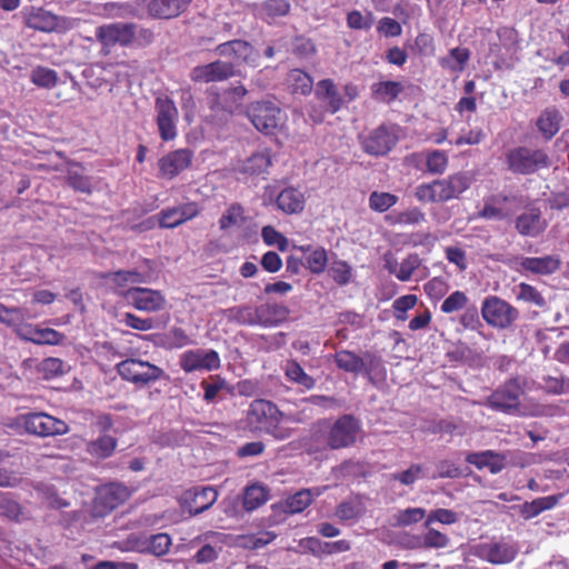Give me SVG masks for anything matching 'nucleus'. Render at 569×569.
I'll return each mask as SVG.
<instances>
[{
	"mask_svg": "<svg viewBox=\"0 0 569 569\" xmlns=\"http://www.w3.org/2000/svg\"><path fill=\"white\" fill-rule=\"evenodd\" d=\"M247 419L256 430L267 432L280 440L291 436V425L301 423L305 420L300 412L280 411L274 403L264 399L252 401Z\"/></svg>",
	"mask_w": 569,
	"mask_h": 569,
	"instance_id": "f257e3e1",
	"label": "nucleus"
},
{
	"mask_svg": "<svg viewBox=\"0 0 569 569\" xmlns=\"http://www.w3.org/2000/svg\"><path fill=\"white\" fill-rule=\"evenodd\" d=\"M471 171H460L447 178L416 187L415 197L420 202H447L458 199L473 182Z\"/></svg>",
	"mask_w": 569,
	"mask_h": 569,
	"instance_id": "f03ea898",
	"label": "nucleus"
},
{
	"mask_svg": "<svg viewBox=\"0 0 569 569\" xmlns=\"http://www.w3.org/2000/svg\"><path fill=\"white\" fill-rule=\"evenodd\" d=\"M522 392L521 385L517 379L507 381L496 390L486 401L491 409L516 416H547L552 409L547 406L532 403L521 406L519 397Z\"/></svg>",
	"mask_w": 569,
	"mask_h": 569,
	"instance_id": "7ed1b4c3",
	"label": "nucleus"
},
{
	"mask_svg": "<svg viewBox=\"0 0 569 569\" xmlns=\"http://www.w3.org/2000/svg\"><path fill=\"white\" fill-rule=\"evenodd\" d=\"M22 17L27 27L41 32L64 33L77 28L79 19L60 17L38 7H26Z\"/></svg>",
	"mask_w": 569,
	"mask_h": 569,
	"instance_id": "20e7f679",
	"label": "nucleus"
},
{
	"mask_svg": "<svg viewBox=\"0 0 569 569\" xmlns=\"http://www.w3.org/2000/svg\"><path fill=\"white\" fill-rule=\"evenodd\" d=\"M248 117L254 128L266 134L281 130L286 123V113L271 101L252 103L248 109Z\"/></svg>",
	"mask_w": 569,
	"mask_h": 569,
	"instance_id": "39448f33",
	"label": "nucleus"
},
{
	"mask_svg": "<svg viewBox=\"0 0 569 569\" xmlns=\"http://www.w3.org/2000/svg\"><path fill=\"white\" fill-rule=\"evenodd\" d=\"M481 316L490 327L508 329L518 320L519 311L506 300L489 296L481 303Z\"/></svg>",
	"mask_w": 569,
	"mask_h": 569,
	"instance_id": "423d86ee",
	"label": "nucleus"
},
{
	"mask_svg": "<svg viewBox=\"0 0 569 569\" xmlns=\"http://www.w3.org/2000/svg\"><path fill=\"white\" fill-rule=\"evenodd\" d=\"M17 421L27 432L40 437L64 435L69 430L68 425L63 420L44 412L21 415Z\"/></svg>",
	"mask_w": 569,
	"mask_h": 569,
	"instance_id": "0eeeda50",
	"label": "nucleus"
},
{
	"mask_svg": "<svg viewBox=\"0 0 569 569\" xmlns=\"http://www.w3.org/2000/svg\"><path fill=\"white\" fill-rule=\"evenodd\" d=\"M507 159L509 169L521 174L533 173L550 166L548 154L541 149L516 148L508 153Z\"/></svg>",
	"mask_w": 569,
	"mask_h": 569,
	"instance_id": "6e6552de",
	"label": "nucleus"
},
{
	"mask_svg": "<svg viewBox=\"0 0 569 569\" xmlns=\"http://www.w3.org/2000/svg\"><path fill=\"white\" fill-rule=\"evenodd\" d=\"M472 553L492 565H506L515 560L518 555V547L513 542L503 539L486 541L475 545Z\"/></svg>",
	"mask_w": 569,
	"mask_h": 569,
	"instance_id": "1a4fd4ad",
	"label": "nucleus"
},
{
	"mask_svg": "<svg viewBox=\"0 0 569 569\" xmlns=\"http://www.w3.org/2000/svg\"><path fill=\"white\" fill-rule=\"evenodd\" d=\"M103 279L107 287L122 295L127 300V292L137 288V284L149 282L151 272L140 267L132 270L111 272L106 274Z\"/></svg>",
	"mask_w": 569,
	"mask_h": 569,
	"instance_id": "9d476101",
	"label": "nucleus"
},
{
	"mask_svg": "<svg viewBox=\"0 0 569 569\" xmlns=\"http://www.w3.org/2000/svg\"><path fill=\"white\" fill-rule=\"evenodd\" d=\"M119 375L131 382L146 385L158 380L162 370L148 361L127 359L117 366Z\"/></svg>",
	"mask_w": 569,
	"mask_h": 569,
	"instance_id": "9b49d317",
	"label": "nucleus"
},
{
	"mask_svg": "<svg viewBox=\"0 0 569 569\" xmlns=\"http://www.w3.org/2000/svg\"><path fill=\"white\" fill-rule=\"evenodd\" d=\"M156 122L162 140H173L177 132L178 109L174 102L167 97H158L156 100Z\"/></svg>",
	"mask_w": 569,
	"mask_h": 569,
	"instance_id": "f8f14e48",
	"label": "nucleus"
},
{
	"mask_svg": "<svg viewBox=\"0 0 569 569\" xmlns=\"http://www.w3.org/2000/svg\"><path fill=\"white\" fill-rule=\"evenodd\" d=\"M180 367L184 372L212 371L220 367V357L212 349H193L181 353Z\"/></svg>",
	"mask_w": 569,
	"mask_h": 569,
	"instance_id": "ddd939ff",
	"label": "nucleus"
},
{
	"mask_svg": "<svg viewBox=\"0 0 569 569\" xmlns=\"http://www.w3.org/2000/svg\"><path fill=\"white\" fill-rule=\"evenodd\" d=\"M136 37L134 23H109L97 28L96 38L104 46H129Z\"/></svg>",
	"mask_w": 569,
	"mask_h": 569,
	"instance_id": "4468645a",
	"label": "nucleus"
},
{
	"mask_svg": "<svg viewBox=\"0 0 569 569\" xmlns=\"http://www.w3.org/2000/svg\"><path fill=\"white\" fill-rule=\"evenodd\" d=\"M216 52L226 58H230L238 66L247 64L251 67L257 66L259 58L258 52L254 51L252 46L243 40H232L219 44Z\"/></svg>",
	"mask_w": 569,
	"mask_h": 569,
	"instance_id": "2eb2a0df",
	"label": "nucleus"
},
{
	"mask_svg": "<svg viewBox=\"0 0 569 569\" xmlns=\"http://www.w3.org/2000/svg\"><path fill=\"white\" fill-rule=\"evenodd\" d=\"M127 302L138 310L156 312L164 308L166 298L158 290L139 287L127 292Z\"/></svg>",
	"mask_w": 569,
	"mask_h": 569,
	"instance_id": "dca6fc26",
	"label": "nucleus"
},
{
	"mask_svg": "<svg viewBox=\"0 0 569 569\" xmlns=\"http://www.w3.org/2000/svg\"><path fill=\"white\" fill-rule=\"evenodd\" d=\"M397 139L393 128L380 127L362 139V148L369 154L383 156L392 149Z\"/></svg>",
	"mask_w": 569,
	"mask_h": 569,
	"instance_id": "f3484780",
	"label": "nucleus"
},
{
	"mask_svg": "<svg viewBox=\"0 0 569 569\" xmlns=\"http://www.w3.org/2000/svg\"><path fill=\"white\" fill-rule=\"evenodd\" d=\"M358 430V422L350 416H343L331 427L328 443L332 449L348 447L355 442Z\"/></svg>",
	"mask_w": 569,
	"mask_h": 569,
	"instance_id": "a211bd4d",
	"label": "nucleus"
},
{
	"mask_svg": "<svg viewBox=\"0 0 569 569\" xmlns=\"http://www.w3.org/2000/svg\"><path fill=\"white\" fill-rule=\"evenodd\" d=\"M26 318H29V316L24 309L7 308V313H3L0 322L12 328L21 339L34 342L38 327L26 322Z\"/></svg>",
	"mask_w": 569,
	"mask_h": 569,
	"instance_id": "6ab92c4d",
	"label": "nucleus"
},
{
	"mask_svg": "<svg viewBox=\"0 0 569 569\" xmlns=\"http://www.w3.org/2000/svg\"><path fill=\"white\" fill-rule=\"evenodd\" d=\"M193 153L189 149L174 150L159 160L160 174L163 178L172 179L189 168Z\"/></svg>",
	"mask_w": 569,
	"mask_h": 569,
	"instance_id": "aec40b11",
	"label": "nucleus"
},
{
	"mask_svg": "<svg viewBox=\"0 0 569 569\" xmlns=\"http://www.w3.org/2000/svg\"><path fill=\"white\" fill-rule=\"evenodd\" d=\"M518 264L519 271L548 276L560 268L561 260L556 254L545 257H522L518 260Z\"/></svg>",
	"mask_w": 569,
	"mask_h": 569,
	"instance_id": "412c9836",
	"label": "nucleus"
},
{
	"mask_svg": "<svg viewBox=\"0 0 569 569\" xmlns=\"http://www.w3.org/2000/svg\"><path fill=\"white\" fill-rule=\"evenodd\" d=\"M150 17L156 19H171L181 14L191 0H142Z\"/></svg>",
	"mask_w": 569,
	"mask_h": 569,
	"instance_id": "4be33fe9",
	"label": "nucleus"
},
{
	"mask_svg": "<svg viewBox=\"0 0 569 569\" xmlns=\"http://www.w3.org/2000/svg\"><path fill=\"white\" fill-rule=\"evenodd\" d=\"M218 498V492L212 487H201L184 493V503L191 515H199L208 510Z\"/></svg>",
	"mask_w": 569,
	"mask_h": 569,
	"instance_id": "5701e85b",
	"label": "nucleus"
},
{
	"mask_svg": "<svg viewBox=\"0 0 569 569\" xmlns=\"http://www.w3.org/2000/svg\"><path fill=\"white\" fill-rule=\"evenodd\" d=\"M198 213L199 208L196 203H182L177 207L162 210L159 214V224L162 228H176L179 224L191 220Z\"/></svg>",
	"mask_w": 569,
	"mask_h": 569,
	"instance_id": "b1692460",
	"label": "nucleus"
},
{
	"mask_svg": "<svg viewBox=\"0 0 569 569\" xmlns=\"http://www.w3.org/2000/svg\"><path fill=\"white\" fill-rule=\"evenodd\" d=\"M233 74V66L224 61H214L196 67L191 71V78L199 82L222 81Z\"/></svg>",
	"mask_w": 569,
	"mask_h": 569,
	"instance_id": "393cba45",
	"label": "nucleus"
},
{
	"mask_svg": "<svg viewBox=\"0 0 569 569\" xmlns=\"http://www.w3.org/2000/svg\"><path fill=\"white\" fill-rule=\"evenodd\" d=\"M466 461L479 470L487 468L491 473H499L507 465V457L501 452L485 450L467 453Z\"/></svg>",
	"mask_w": 569,
	"mask_h": 569,
	"instance_id": "a878e982",
	"label": "nucleus"
},
{
	"mask_svg": "<svg viewBox=\"0 0 569 569\" xmlns=\"http://www.w3.org/2000/svg\"><path fill=\"white\" fill-rule=\"evenodd\" d=\"M130 496V490L121 483H109L101 487L96 496V505L106 510H112L126 501Z\"/></svg>",
	"mask_w": 569,
	"mask_h": 569,
	"instance_id": "bb28decb",
	"label": "nucleus"
},
{
	"mask_svg": "<svg viewBox=\"0 0 569 569\" xmlns=\"http://www.w3.org/2000/svg\"><path fill=\"white\" fill-rule=\"evenodd\" d=\"M546 228L547 222L542 219L541 212L537 208L525 211L516 219V229L526 237H538Z\"/></svg>",
	"mask_w": 569,
	"mask_h": 569,
	"instance_id": "cd10ccee",
	"label": "nucleus"
},
{
	"mask_svg": "<svg viewBox=\"0 0 569 569\" xmlns=\"http://www.w3.org/2000/svg\"><path fill=\"white\" fill-rule=\"evenodd\" d=\"M271 164V153L268 149L254 152L244 160H240L237 170L242 173L261 174L267 172Z\"/></svg>",
	"mask_w": 569,
	"mask_h": 569,
	"instance_id": "c85d7f7f",
	"label": "nucleus"
},
{
	"mask_svg": "<svg viewBox=\"0 0 569 569\" xmlns=\"http://www.w3.org/2000/svg\"><path fill=\"white\" fill-rule=\"evenodd\" d=\"M420 263L421 261L418 254H409L401 262H398L391 257L386 258V268L400 281H408L419 268Z\"/></svg>",
	"mask_w": 569,
	"mask_h": 569,
	"instance_id": "c756f323",
	"label": "nucleus"
},
{
	"mask_svg": "<svg viewBox=\"0 0 569 569\" xmlns=\"http://www.w3.org/2000/svg\"><path fill=\"white\" fill-rule=\"evenodd\" d=\"M305 194L299 189L292 187L283 189L277 198L278 208L290 214L301 212L305 208Z\"/></svg>",
	"mask_w": 569,
	"mask_h": 569,
	"instance_id": "7c9ffc66",
	"label": "nucleus"
},
{
	"mask_svg": "<svg viewBox=\"0 0 569 569\" xmlns=\"http://www.w3.org/2000/svg\"><path fill=\"white\" fill-rule=\"evenodd\" d=\"M563 493L537 498L530 502H525L520 508V513L525 519H531L546 510L553 509L562 499Z\"/></svg>",
	"mask_w": 569,
	"mask_h": 569,
	"instance_id": "2f4dec72",
	"label": "nucleus"
},
{
	"mask_svg": "<svg viewBox=\"0 0 569 569\" xmlns=\"http://www.w3.org/2000/svg\"><path fill=\"white\" fill-rule=\"evenodd\" d=\"M295 249L301 252L302 258L306 261V266L311 272L320 273L325 270L328 262V257L323 248L300 246L295 247Z\"/></svg>",
	"mask_w": 569,
	"mask_h": 569,
	"instance_id": "473e14b6",
	"label": "nucleus"
},
{
	"mask_svg": "<svg viewBox=\"0 0 569 569\" xmlns=\"http://www.w3.org/2000/svg\"><path fill=\"white\" fill-rule=\"evenodd\" d=\"M415 540L410 545L411 548L443 549L450 545V538L446 533L431 528V526L420 538L417 537Z\"/></svg>",
	"mask_w": 569,
	"mask_h": 569,
	"instance_id": "72a5a7b5",
	"label": "nucleus"
},
{
	"mask_svg": "<svg viewBox=\"0 0 569 569\" xmlns=\"http://www.w3.org/2000/svg\"><path fill=\"white\" fill-rule=\"evenodd\" d=\"M370 89L373 99L389 103L402 92L403 86L399 81L387 80L372 83Z\"/></svg>",
	"mask_w": 569,
	"mask_h": 569,
	"instance_id": "f704fd0d",
	"label": "nucleus"
},
{
	"mask_svg": "<svg viewBox=\"0 0 569 569\" xmlns=\"http://www.w3.org/2000/svg\"><path fill=\"white\" fill-rule=\"evenodd\" d=\"M321 492V488L300 490L286 500V510L290 513L301 512L311 503L312 499L320 496Z\"/></svg>",
	"mask_w": 569,
	"mask_h": 569,
	"instance_id": "c9c22d12",
	"label": "nucleus"
},
{
	"mask_svg": "<svg viewBox=\"0 0 569 569\" xmlns=\"http://www.w3.org/2000/svg\"><path fill=\"white\" fill-rule=\"evenodd\" d=\"M390 224L417 226L426 221V213L418 207H410L403 211H393L386 217Z\"/></svg>",
	"mask_w": 569,
	"mask_h": 569,
	"instance_id": "e433bc0d",
	"label": "nucleus"
},
{
	"mask_svg": "<svg viewBox=\"0 0 569 569\" xmlns=\"http://www.w3.org/2000/svg\"><path fill=\"white\" fill-rule=\"evenodd\" d=\"M316 96L318 99L327 102L328 109L331 113L337 112L341 108L342 100L331 80H321L317 84Z\"/></svg>",
	"mask_w": 569,
	"mask_h": 569,
	"instance_id": "4c0bfd02",
	"label": "nucleus"
},
{
	"mask_svg": "<svg viewBox=\"0 0 569 569\" xmlns=\"http://www.w3.org/2000/svg\"><path fill=\"white\" fill-rule=\"evenodd\" d=\"M246 223L243 209L238 204L230 206L219 220L220 228L224 231L241 230Z\"/></svg>",
	"mask_w": 569,
	"mask_h": 569,
	"instance_id": "58836bf2",
	"label": "nucleus"
},
{
	"mask_svg": "<svg viewBox=\"0 0 569 569\" xmlns=\"http://www.w3.org/2000/svg\"><path fill=\"white\" fill-rule=\"evenodd\" d=\"M470 58V52L466 48H453L449 51L447 57H443L440 60V64L442 68L449 70L453 73H460L463 71L468 60Z\"/></svg>",
	"mask_w": 569,
	"mask_h": 569,
	"instance_id": "ea45409f",
	"label": "nucleus"
},
{
	"mask_svg": "<svg viewBox=\"0 0 569 569\" xmlns=\"http://www.w3.org/2000/svg\"><path fill=\"white\" fill-rule=\"evenodd\" d=\"M269 306H261L257 308L254 311L249 307H243L234 310V319L241 323H260L263 326H272V322L264 318V315L269 311Z\"/></svg>",
	"mask_w": 569,
	"mask_h": 569,
	"instance_id": "a19ab883",
	"label": "nucleus"
},
{
	"mask_svg": "<svg viewBox=\"0 0 569 569\" xmlns=\"http://www.w3.org/2000/svg\"><path fill=\"white\" fill-rule=\"evenodd\" d=\"M117 447V440L108 435H102L98 439L88 442L87 451L94 458L104 459L110 457Z\"/></svg>",
	"mask_w": 569,
	"mask_h": 569,
	"instance_id": "79ce46f5",
	"label": "nucleus"
},
{
	"mask_svg": "<svg viewBox=\"0 0 569 569\" xmlns=\"http://www.w3.org/2000/svg\"><path fill=\"white\" fill-rule=\"evenodd\" d=\"M288 87L292 93L308 94L312 90L313 81L311 77L300 69H293L287 78Z\"/></svg>",
	"mask_w": 569,
	"mask_h": 569,
	"instance_id": "37998d69",
	"label": "nucleus"
},
{
	"mask_svg": "<svg viewBox=\"0 0 569 569\" xmlns=\"http://www.w3.org/2000/svg\"><path fill=\"white\" fill-rule=\"evenodd\" d=\"M427 518V511L420 507L398 510L392 516V525L397 527H409Z\"/></svg>",
	"mask_w": 569,
	"mask_h": 569,
	"instance_id": "c03bdc74",
	"label": "nucleus"
},
{
	"mask_svg": "<svg viewBox=\"0 0 569 569\" xmlns=\"http://www.w3.org/2000/svg\"><path fill=\"white\" fill-rule=\"evenodd\" d=\"M268 500V491L263 486L252 485L247 487L243 493V507L248 511H252Z\"/></svg>",
	"mask_w": 569,
	"mask_h": 569,
	"instance_id": "a18cd8bd",
	"label": "nucleus"
},
{
	"mask_svg": "<svg viewBox=\"0 0 569 569\" xmlns=\"http://www.w3.org/2000/svg\"><path fill=\"white\" fill-rule=\"evenodd\" d=\"M283 369H284L286 377L290 381L301 386L302 388H305L307 390L313 388V386H315L313 378H311L309 375H307L305 372V370L302 369V367L298 362L288 361L284 365Z\"/></svg>",
	"mask_w": 569,
	"mask_h": 569,
	"instance_id": "49530a36",
	"label": "nucleus"
},
{
	"mask_svg": "<svg viewBox=\"0 0 569 569\" xmlns=\"http://www.w3.org/2000/svg\"><path fill=\"white\" fill-rule=\"evenodd\" d=\"M335 358L337 366L347 372L358 375L365 369L363 360L350 351H339Z\"/></svg>",
	"mask_w": 569,
	"mask_h": 569,
	"instance_id": "de8ad7c7",
	"label": "nucleus"
},
{
	"mask_svg": "<svg viewBox=\"0 0 569 569\" xmlns=\"http://www.w3.org/2000/svg\"><path fill=\"white\" fill-rule=\"evenodd\" d=\"M289 10L290 3L287 0H266L259 9V14L270 20L288 14Z\"/></svg>",
	"mask_w": 569,
	"mask_h": 569,
	"instance_id": "09e8293b",
	"label": "nucleus"
},
{
	"mask_svg": "<svg viewBox=\"0 0 569 569\" xmlns=\"http://www.w3.org/2000/svg\"><path fill=\"white\" fill-rule=\"evenodd\" d=\"M460 520V513L445 508L433 509L427 513L425 527L429 528L432 523L453 525Z\"/></svg>",
	"mask_w": 569,
	"mask_h": 569,
	"instance_id": "8fccbe9b",
	"label": "nucleus"
},
{
	"mask_svg": "<svg viewBox=\"0 0 569 569\" xmlns=\"http://www.w3.org/2000/svg\"><path fill=\"white\" fill-rule=\"evenodd\" d=\"M30 80L37 87L51 89L57 84L58 76L52 69L37 67L31 71Z\"/></svg>",
	"mask_w": 569,
	"mask_h": 569,
	"instance_id": "3c124183",
	"label": "nucleus"
},
{
	"mask_svg": "<svg viewBox=\"0 0 569 569\" xmlns=\"http://www.w3.org/2000/svg\"><path fill=\"white\" fill-rule=\"evenodd\" d=\"M537 126L539 131L550 139L559 130V114L557 111L547 110L538 119Z\"/></svg>",
	"mask_w": 569,
	"mask_h": 569,
	"instance_id": "603ef678",
	"label": "nucleus"
},
{
	"mask_svg": "<svg viewBox=\"0 0 569 569\" xmlns=\"http://www.w3.org/2000/svg\"><path fill=\"white\" fill-rule=\"evenodd\" d=\"M398 202V197L389 192L373 191L369 196V207L377 212H386Z\"/></svg>",
	"mask_w": 569,
	"mask_h": 569,
	"instance_id": "864d4df0",
	"label": "nucleus"
},
{
	"mask_svg": "<svg viewBox=\"0 0 569 569\" xmlns=\"http://www.w3.org/2000/svg\"><path fill=\"white\" fill-rule=\"evenodd\" d=\"M469 298L463 291L456 290L449 295L441 303L440 310L443 313H452L467 308Z\"/></svg>",
	"mask_w": 569,
	"mask_h": 569,
	"instance_id": "5fc2aeb1",
	"label": "nucleus"
},
{
	"mask_svg": "<svg viewBox=\"0 0 569 569\" xmlns=\"http://www.w3.org/2000/svg\"><path fill=\"white\" fill-rule=\"evenodd\" d=\"M516 297L518 300L535 305L537 307H545L546 300L542 295L532 286L521 282L516 289Z\"/></svg>",
	"mask_w": 569,
	"mask_h": 569,
	"instance_id": "6e6d98bb",
	"label": "nucleus"
},
{
	"mask_svg": "<svg viewBox=\"0 0 569 569\" xmlns=\"http://www.w3.org/2000/svg\"><path fill=\"white\" fill-rule=\"evenodd\" d=\"M373 24V16L371 12H361L352 10L347 14V26L353 30H369Z\"/></svg>",
	"mask_w": 569,
	"mask_h": 569,
	"instance_id": "4d7b16f0",
	"label": "nucleus"
},
{
	"mask_svg": "<svg viewBox=\"0 0 569 569\" xmlns=\"http://www.w3.org/2000/svg\"><path fill=\"white\" fill-rule=\"evenodd\" d=\"M426 164L429 172L441 174L448 167V157L443 151L433 150L428 153Z\"/></svg>",
	"mask_w": 569,
	"mask_h": 569,
	"instance_id": "13d9d810",
	"label": "nucleus"
},
{
	"mask_svg": "<svg viewBox=\"0 0 569 569\" xmlns=\"http://www.w3.org/2000/svg\"><path fill=\"white\" fill-rule=\"evenodd\" d=\"M68 180L72 188L79 190L81 192H90L91 191V182L90 180L82 174V169L78 166L71 167L68 173Z\"/></svg>",
	"mask_w": 569,
	"mask_h": 569,
	"instance_id": "bf43d9fd",
	"label": "nucleus"
},
{
	"mask_svg": "<svg viewBox=\"0 0 569 569\" xmlns=\"http://www.w3.org/2000/svg\"><path fill=\"white\" fill-rule=\"evenodd\" d=\"M171 539L167 533H158L150 537L147 549L156 556H162L168 552Z\"/></svg>",
	"mask_w": 569,
	"mask_h": 569,
	"instance_id": "052dcab7",
	"label": "nucleus"
},
{
	"mask_svg": "<svg viewBox=\"0 0 569 569\" xmlns=\"http://www.w3.org/2000/svg\"><path fill=\"white\" fill-rule=\"evenodd\" d=\"M262 239L268 246H276L280 251L288 249V239L278 232L274 228L267 226L262 229Z\"/></svg>",
	"mask_w": 569,
	"mask_h": 569,
	"instance_id": "680f3d73",
	"label": "nucleus"
},
{
	"mask_svg": "<svg viewBox=\"0 0 569 569\" xmlns=\"http://www.w3.org/2000/svg\"><path fill=\"white\" fill-rule=\"evenodd\" d=\"M39 371L44 378L50 379L64 372V366L59 358H47L39 365Z\"/></svg>",
	"mask_w": 569,
	"mask_h": 569,
	"instance_id": "e2e57ef3",
	"label": "nucleus"
},
{
	"mask_svg": "<svg viewBox=\"0 0 569 569\" xmlns=\"http://www.w3.org/2000/svg\"><path fill=\"white\" fill-rule=\"evenodd\" d=\"M418 298L415 295H406L393 301V309L398 320L406 319V312L417 305Z\"/></svg>",
	"mask_w": 569,
	"mask_h": 569,
	"instance_id": "0e129e2a",
	"label": "nucleus"
},
{
	"mask_svg": "<svg viewBox=\"0 0 569 569\" xmlns=\"http://www.w3.org/2000/svg\"><path fill=\"white\" fill-rule=\"evenodd\" d=\"M63 336L50 328L38 327L34 342L37 345H58L62 341Z\"/></svg>",
	"mask_w": 569,
	"mask_h": 569,
	"instance_id": "69168bd1",
	"label": "nucleus"
},
{
	"mask_svg": "<svg viewBox=\"0 0 569 569\" xmlns=\"http://www.w3.org/2000/svg\"><path fill=\"white\" fill-rule=\"evenodd\" d=\"M329 273L333 278V280L339 284L348 283L351 278V269L343 261L333 262L329 269Z\"/></svg>",
	"mask_w": 569,
	"mask_h": 569,
	"instance_id": "338daca9",
	"label": "nucleus"
},
{
	"mask_svg": "<svg viewBox=\"0 0 569 569\" xmlns=\"http://www.w3.org/2000/svg\"><path fill=\"white\" fill-rule=\"evenodd\" d=\"M299 547L303 551H310L313 555L320 556L323 553H333L332 549H326V542H322L316 537H308L305 539H301L299 542Z\"/></svg>",
	"mask_w": 569,
	"mask_h": 569,
	"instance_id": "774afa93",
	"label": "nucleus"
}]
</instances>
